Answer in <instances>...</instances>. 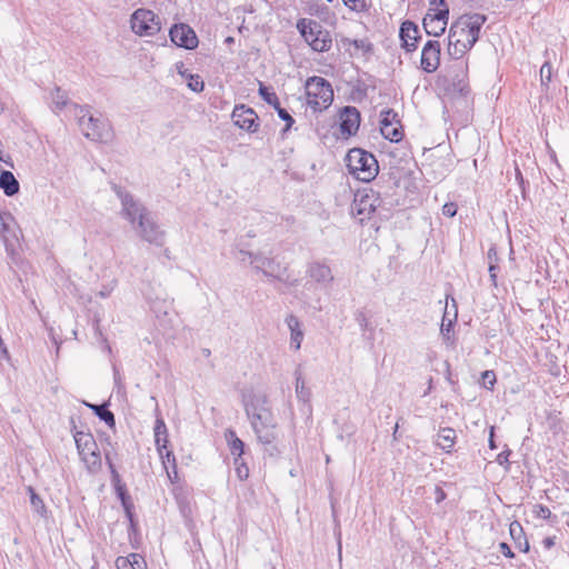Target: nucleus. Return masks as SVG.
<instances>
[{
    "label": "nucleus",
    "mask_w": 569,
    "mask_h": 569,
    "mask_svg": "<svg viewBox=\"0 0 569 569\" xmlns=\"http://www.w3.org/2000/svg\"><path fill=\"white\" fill-rule=\"evenodd\" d=\"M380 131L381 134L391 142H399L403 137L400 124H391L386 128H380Z\"/></svg>",
    "instance_id": "nucleus-32"
},
{
    "label": "nucleus",
    "mask_w": 569,
    "mask_h": 569,
    "mask_svg": "<svg viewBox=\"0 0 569 569\" xmlns=\"http://www.w3.org/2000/svg\"><path fill=\"white\" fill-rule=\"evenodd\" d=\"M552 67L549 62H545L540 68V79L542 84H548L551 81Z\"/></svg>",
    "instance_id": "nucleus-39"
},
{
    "label": "nucleus",
    "mask_w": 569,
    "mask_h": 569,
    "mask_svg": "<svg viewBox=\"0 0 569 569\" xmlns=\"http://www.w3.org/2000/svg\"><path fill=\"white\" fill-rule=\"evenodd\" d=\"M487 18L480 13L463 14L450 27L448 34V53L460 59L479 39L480 30Z\"/></svg>",
    "instance_id": "nucleus-3"
},
{
    "label": "nucleus",
    "mask_w": 569,
    "mask_h": 569,
    "mask_svg": "<svg viewBox=\"0 0 569 569\" xmlns=\"http://www.w3.org/2000/svg\"><path fill=\"white\" fill-rule=\"evenodd\" d=\"M278 112V116L281 120L286 121V128H284V131L289 130L291 128V126L295 123V120L293 118L290 116V113L280 107V104H278V108H274Z\"/></svg>",
    "instance_id": "nucleus-40"
},
{
    "label": "nucleus",
    "mask_w": 569,
    "mask_h": 569,
    "mask_svg": "<svg viewBox=\"0 0 569 569\" xmlns=\"http://www.w3.org/2000/svg\"><path fill=\"white\" fill-rule=\"evenodd\" d=\"M297 29L315 51L323 52L330 49V36L328 31L322 30L319 22L303 18L298 20Z\"/></svg>",
    "instance_id": "nucleus-8"
},
{
    "label": "nucleus",
    "mask_w": 569,
    "mask_h": 569,
    "mask_svg": "<svg viewBox=\"0 0 569 569\" xmlns=\"http://www.w3.org/2000/svg\"><path fill=\"white\" fill-rule=\"evenodd\" d=\"M345 4L349 7L351 10L361 12L367 10L368 1L367 0H343Z\"/></svg>",
    "instance_id": "nucleus-38"
},
{
    "label": "nucleus",
    "mask_w": 569,
    "mask_h": 569,
    "mask_svg": "<svg viewBox=\"0 0 569 569\" xmlns=\"http://www.w3.org/2000/svg\"><path fill=\"white\" fill-rule=\"evenodd\" d=\"M307 104L313 111H322L331 106L333 90L331 84L321 77H312L306 83Z\"/></svg>",
    "instance_id": "nucleus-7"
},
{
    "label": "nucleus",
    "mask_w": 569,
    "mask_h": 569,
    "mask_svg": "<svg viewBox=\"0 0 569 569\" xmlns=\"http://www.w3.org/2000/svg\"><path fill=\"white\" fill-rule=\"evenodd\" d=\"M78 124L83 134L93 141L106 142L111 138V130L108 121L90 114L88 106H74Z\"/></svg>",
    "instance_id": "nucleus-6"
},
{
    "label": "nucleus",
    "mask_w": 569,
    "mask_h": 569,
    "mask_svg": "<svg viewBox=\"0 0 569 569\" xmlns=\"http://www.w3.org/2000/svg\"><path fill=\"white\" fill-rule=\"evenodd\" d=\"M99 295H100L101 297H103V298H104V297H107V293H106V292H103V291L99 292Z\"/></svg>",
    "instance_id": "nucleus-58"
},
{
    "label": "nucleus",
    "mask_w": 569,
    "mask_h": 569,
    "mask_svg": "<svg viewBox=\"0 0 569 569\" xmlns=\"http://www.w3.org/2000/svg\"><path fill=\"white\" fill-rule=\"evenodd\" d=\"M236 473L239 480L243 481L249 477V468L243 462L242 457H234Z\"/></svg>",
    "instance_id": "nucleus-37"
},
{
    "label": "nucleus",
    "mask_w": 569,
    "mask_h": 569,
    "mask_svg": "<svg viewBox=\"0 0 569 569\" xmlns=\"http://www.w3.org/2000/svg\"><path fill=\"white\" fill-rule=\"evenodd\" d=\"M232 120L237 127L248 132H256L258 129V116L252 108L244 104L236 106L232 111Z\"/></svg>",
    "instance_id": "nucleus-13"
},
{
    "label": "nucleus",
    "mask_w": 569,
    "mask_h": 569,
    "mask_svg": "<svg viewBox=\"0 0 569 569\" xmlns=\"http://www.w3.org/2000/svg\"><path fill=\"white\" fill-rule=\"evenodd\" d=\"M450 83L452 90L463 96L469 92V83L467 79V67L459 66L450 71Z\"/></svg>",
    "instance_id": "nucleus-22"
},
{
    "label": "nucleus",
    "mask_w": 569,
    "mask_h": 569,
    "mask_svg": "<svg viewBox=\"0 0 569 569\" xmlns=\"http://www.w3.org/2000/svg\"><path fill=\"white\" fill-rule=\"evenodd\" d=\"M380 198L373 190H363L355 194L351 203V214L362 223L369 219L371 214L380 206Z\"/></svg>",
    "instance_id": "nucleus-11"
},
{
    "label": "nucleus",
    "mask_w": 569,
    "mask_h": 569,
    "mask_svg": "<svg viewBox=\"0 0 569 569\" xmlns=\"http://www.w3.org/2000/svg\"><path fill=\"white\" fill-rule=\"evenodd\" d=\"M238 258L244 261L248 258L250 264L258 271H261L266 277L272 278L288 283V264L282 261L278 256L266 257L261 253H253L246 250H239Z\"/></svg>",
    "instance_id": "nucleus-5"
},
{
    "label": "nucleus",
    "mask_w": 569,
    "mask_h": 569,
    "mask_svg": "<svg viewBox=\"0 0 569 569\" xmlns=\"http://www.w3.org/2000/svg\"><path fill=\"white\" fill-rule=\"evenodd\" d=\"M284 321L290 331V347L298 351L305 337L302 323L295 315L287 316Z\"/></svg>",
    "instance_id": "nucleus-21"
},
{
    "label": "nucleus",
    "mask_w": 569,
    "mask_h": 569,
    "mask_svg": "<svg viewBox=\"0 0 569 569\" xmlns=\"http://www.w3.org/2000/svg\"><path fill=\"white\" fill-rule=\"evenodd\" d=\"M11 221H13V217L10 213L4 216L0 213V236L7 250L18 240L17 232L10 224Z\"/></svg>",
    "instance_id": "nucleus-23"
},
{
    "label": "nucleus",
    "mask_w": 569,
    "mask_h": 569,
    "mask_svg": "<svg viewBox=\"0 0 569 569\" xmlns=\"http://www.w3.org/2000/svg\"><path fill=\"white\" fill-rule=\"evenodd\" d=\"M226 440L229 446V450L231 455L234 457H242L244 443L241 439H239L236 432L231 429H228L224 433Z\"/></svg>",
    "instance_id": "nucleus-27"
},
{
    "label": "nucleus",
    "mask_w": 569,
    "mask_h": 569,
    "mask_svg": "<svg viewBox=\"0 0 569 569\" xmlns=\"http://www.w3.org/2000/svg\"><path fill=\"white\" fill-rule=\"evenodd\" d=\"M130 24L139 37H152L161 30L160 18L153 11L142 8L131 14Z\"/></svg>",
    "instance_id": "nucleus-10"
},
{
    "label": "nucleus",
    "mask_w": 569,
    "mask_h": 569,
    "mask_svg": "<svg viewBox=\"0 0 569 569\" xmlns=\"http://www.w3.org/2000/svg\"><path fill=\"white\" fill-rule=\"evenodd\" d=\"M380 117V128L399 124V120L397 119L398 114L392 109L382 110Z\"/></svg>",
    "instance_id": "nucleus-36"
},
{
    "label": "nucleus",
    "mask_w": 569,
    "mask_h": 569,
    "mask_svg": "<svg viewBox=\"0 0 569 569\" xmlns=\"http://www.w3.org/2000/svg\"><path fill=\"white\" fill-rule=\"evenodd\" d=\"M127 563H129L132 569H146V561L137 553H131L130 558L120 557L117 559L118 567L126 566Z\"/></svg>",
    "instance_id": "nucleus-33"
},
{
    "label": "nucleus",
    "mask_w": 569,
    "mask_h": 569,
    "mask_svg": "<svg viewBox=\"0 0 569 569\" xmlns=\"http://www.w3.org/2000/svg\"><path fill=\"white\" fill-rule=\"evenodd\" d=\"M439 6H441L442 9L448 8L445 0H439Z\"/></svg>",
    "instance_id": "nucleus-52"
},
{
    "label": "nucleus",
    "mask_w": 569,
    "mask_h": 569,
    "mask_svg": "<svg viewBox=\"0 0 569 569\" xmlns=\"http://www.w3.org/2000/svg\"><path fill=\"white\" fill-rule=\"evenodd\" d=\"M117 193L121 200V213L131 223L138 236L149 243L163 246L164 231L160 229L148 209L129 192L119 189Z\"/></svg>",
    "instance_id": "nucleus-2"
},
{
    "label": "nucleus",
    "mask_w": 569,
    "mask_h": 569,
    "mask_svg": "<svg viewBox=\"0 0 569 569\" xmlns=\"http://www.w3.org/2000/svg\"><path fill=\"white\" fill-rule=\"evenodd\" d=\"M346 166L350 174L363 182L373 180L379 172L375 156L359 148L349 150L346 156Z\"/></svg>",
    "instance_id": "nucleus-4"
},
{
    "label": "nucleus",
    "mask_w": 569,
    "mask_h": 569,
    "mask_svg": "<svg viewBox=\"0 0 569 569\" xmlns=\"http://www.w3.org/2000/svg\"><path fill=\"white\" fill-rule=\"evenodd\" d=\"M499 549L503 553L505 557H507V558H513L515 557V553L512 552V550H511V548L509 547L508 543L501 542L499 545Z\"/></svg>",
    "instance_id": "nucleus-44"
},
{
    "label": "nucleus",
    "mask_w": 569,
    "mask_h": 569,
    "mask_svg": "<svg viewBox=\"0 0 569 569\" xmlns=\"http://www.w3.org/2000/svg\"><path fill=\"white\" fill-rule=\"evenodd\" d=\"M353 46L356 48H361L362 49V48H365V41L363 40H355L353 41Z\"/></svg>",
    "instance_id": "nucleus-51"
},
{
    "label": "nucleus",
    "mask_w": 569,
    "mask_h": 569,
    "mask_svg": "<svg viewBox=\"0 0 569 569\" xmlns=\"http://www.w3.org/2000/svg\"><path fill=\"white\" fill-rule=\"evenodd\" d=\"M226 42H228V43L233 42V38H232V37H228V38L226 39Z\"/></svg>",
    "instance_id": "nucleus-55"
},
{
    "label": "nucleus",
    "mask_w": 569,
    "mask_h": 569,
    "mask_svg": "<svg viewBox=\"0 0 569 569\" xmlns=\"http://www.w3.org/2000/svg\"><path fill=\"white\" fill-rule=\"evenodd\" d=\"M306 277L321 289H328L335 281V274L326 260H312L306 266Z\"/></svg>",
    "instance_id": "nucleus-12"
},
{
    "label": "nucleus",
    "mask_w": 569,
    "mask_h": 569,
    "mask_svg": "<svg viewBox=\"0 0 569 569\" xmlns=\"http://www.w3.org/2000/svg\"><path fill=\"white\" fill-rule=\"evenodd\" d=\"M340 130L343 136H353L360 126V112L356 107H345L340 113Z\"/></svg>",
    "instance_id": "nucleus-18"
},
{
    "label": "nucleus",
    "mask_w": 569,
    "mask_h": 569,
    "mask_svg": "<svg viewBox=\"0 0 569 569\" xmlns=\"http://www.w3.org/2000/svg\"><path fill=\"white\" fill-rule=\"evenodd\" d=\"M78 452L90 472L101 468V456L98 445L91 433L78 431L74 435Z\"/></svg>",
    "instance_id": "nucleus-9"
},
{
    "label": "nucleus",
    "mask_w": 569,
    "mask_h": 569,
    "mask_svg": "<svg viewBox=\"0 0 569 569\" xmlns=\"http://www.w3.org/2000/svg\"><path fill=\"white\" fill-rule=\"evenodd\" d=\"M421 68L423 71L435 72L440 64V43L437 40H429L422 48Z\"/></svg>",
    "instance_id": "nucleus-17"
},
{
    "label": "nucleus",
    "mask_w": 569,
    "mask_h": 569,
    "mask_svg": "<svg viewBox=\"0 0 569 569\" xmlns=\"http://www.w3.org/2000/svg\"><path fill=\"white\" fill-rule=\"evenodd\" d=\"M51 102L56 111L62 110L68 103V96L59 87H56L51 92Z\"/></svg>",
    "instance_id": "nucleus-31"
},
{
    "label": "nucleus",
    "mask_w": 569,
    "mask_h": 569,
    "mask_svg": "<svg viewBox=\"0 0 569 569\" xmlns=\"http://www.w3.org/2000/svg\"><path fill=\"white\" fill-rule=\"evenodd\" d=\"M259 94L268 104L272 106L273 108H278V104H280L276 92L270 91V89L262 83L259 86Z\"/></svg>",
    "instance_id": "nucleus-34"
},
{
    "label": "nucleus",
    "mask_w": 569,
    "mask_h": 569,
    "mask_svg": "<svg viewBox=\"0 0 569 569\" xmlns=\"http://www.w3.org/2000/svg\"><path fill=\"white\" fill-rule=\"evenodd\" d=\"M449 9H439L433 13L429 12L423 18L422 24L429 36L438 37L446 30L448 23Z\"/></svg>",
    "instance_id": "nucleus-16"
},
{
    "label": "nucleus",
    "mask_w": 569,
    "mask_h": 569,
    "mask_svg": "<svg viewBox=\"0 0 569 569\" xmlns=\"http://www.w3.org/2000/svg\"><path fill=\"white\" fill-rule=\"evenodd\" d=\"M489 446H490L491 449L496 448V445H495V441H493V428H491V431H490Z\"/></svg>",
    "instance_id": "nucleus-50"
},
{
    "label": "nucleus",
    "mask_w": 569,
    "mask_h": 569,
    "mask_svg": "<svg viewBox=\"0 0 569 569\" xmlns=\"http://www.w3.org/2000/svg\"><path fill=\"white\" fill-rule=\"evenodd\" d=\"M543 545L547 549H550L555 546V537H547L543 539Z\"/></svg>",
    "instance_id": "nucleus-47"
},
{
    "label": "nucleus",
    "mask_w": 569,
    "mask_h": 569,
    "mask_svg": "<svg viewBox=\"0 0 569 569\" xmlns=\"http://www.w3.org/2000/svg\"><path fill=\"white\" fill-rule=\"evenodd\" d=\"M398 428H399V425H398V423H396V426H395V430H393V437H395V438H396V435H397V432H398Z\"/></svg>",
    "instance_id": "nucleus-53"
},
{
    "label": "nucleus",
    "mask_w": 569,
    "mask_h": 569,
    "mask_svg": "<svg viewBox=\"0 0 569 569\" xmlns=\"http://www.w3.org/2000/svg\"><path fill=\"white\" fill-rule=\"evenodd\" d=\"M27 490L30 493V503L32 510L36 513H38L41 518L46 519L48 517V510L42 498L34 491V489L31 486H29Z\"/></svg>",
    "instance_id": "nucleus-28"
},
{
    "label": "nucleus",
    "mask_w": 569,
    "mask_h": 569,
    "mask_svg": "<svg viewBox=\"0 0 569 569\" xmlns=\"http://www.w3.org/2000/svg\"><path fill=\"white\" fill-rule=\"evenodd\" d=\"M182 77H187L186 71L179 70ZM188 87L194 92H201L204 88V82L198 74H188Z\"/></svg>",
    "instance_id": "nucleus-35"
},
{
    "label": "nucleus",
    "mask_w": 569,
    "mask_h": 569,
    "mask_svg": "<svg viewBox=\"0 0 569 569\" xmlns=\"http://www.w3.org/2000/svg\"><path fill=\"white\" fill-rule=\"evenodd\" d=\"M456 431L452 428H441L437 435V446L447 452H450L455 446Z\"/></svg>",
    "instance_id": "nucleus-25"
},
{
    "label": "nucleus",
    "mask_w": 569,
    "mask_h": 569,
    "mask_svg": "<svg viewBox=\"0 0 569 569\" xmlns=\"http://www.w3.org/2000/svg\"><path fill=\"white\" fill-rule=\"evenodd\" d=\"M296 393L297 398L303 402L310 400L311 391L306 387V382L299 372H296Z\"/></svg>",
    "instance_id": "nucleus-30"
},
{
    "label": "nucleus",
    "mask_w": 569,
    "mask_h": 569,
    "mask_svg": "<svg viewBox=\"0 0 569 569\" xmlns=\"http://www.w3.org/2000/svg\"><path fill=\"white\" fill-rule=\"evenodd\" d=\"M272 569H276L274 567Z\"/></svg>",
    "instance_id": "nucleus-59"
},
{
    "label": "nucleus",
    "mask_w": 569,
    "mask_h": 569,
    "mask_svg": "<svg viewBox=\"0 0 569 569\" xmlns=\"http://www.w3.org/2000/svg\"><path fill=\"white\" fill-rule=\"evenodd\" d=\"M483 386L488 389H492L496 383V375L492 370H486L482 372Z\"/></svg>",
    "instance_id": "nucleus-41"
},
{
    "label": "nucleus",
    "mask_w": 569,
    "mask_h": 569,
    "mask_svg": "<svg viewBox=\"0 0 569 569\" xmlns=\"http://www.w3.org/2000/svg\"><path fill=\"white\" fill-rule=\"evenodd\" d=\"M338 553H339V558L341 559V543L340 542L338 543Z\"/></svg>",
    "instance_id": "nucleus-54"
},
{
    "label": "nucleus",
    "mask_w": 569,
    "mask_h": 569,
    "mask_svg": "<svg viewBox=\"0 0 569 569\" xmlns=\"http://www.w3.org/2000/svg\"><path fill=\"white\" fill-rule=\"evenodd\" d=\"M107 461H108L109 469L111 472V483L116 490L117 496L121 500V503H122L126 512L128 513L129 517H131L130 509L132 507V502L130 500V497L127 493L126 485L122 482L119 472L116 470L113 463L110 461L108 456H107Z\"/></svg>",
    "instance_id": "nucleus-19"
},
{
    "label": "nucleus",
    "mask_w": 569,
    "mask_h": 569,
    "mask_svg": "<svg viewBox=\"0 0 569 569\" xmlns=\"http://www.w3.org/2000/svg\"><path fill=\"white\" fill-rule=\"evenodd\" d=\"M536 508H537V511H536L537 517L545 519V520L550 519L551 511L548 507H546L543 505H538V506H536Z\"/></svg>",
    "instance_id": "nucleus-43"
},
{
    "label": "nucleus",
    "mask_w": 569,
    "mask_h": 569,
    "mask_svg": "<svg viewBox=\"0 0 569 569\" xmlns=\"http://www.w3.org/2000/svg\"><path fill=\"white\" fill-rule=\"evenodd\" d=\"M497 270H498V267L495 263L490 262L489 276H490V280L495 287L497 286Z\"/></svg>",
    "instance_id": "nucleus-46"
},
{
    "label": "nucleus",
    "mask_w": 569,
    "mask_h": 569,
    "mask_svg": "<svg viewBox=\"0 0 569 569\" xmlns=\"http://www.w3.org/2000/svg\"><path fill=\"white\" fill-rule=\"evenodd\" d=\"M0 188L6 196L12 197L19 192L20 184L11 171L3 170L0 173Z\"/></svg>",
    "instance_id": "nucleus-24"
},
{
    "label": "nucleus",
    "mask_w": 569,
    "mask_h": 569,
    "mask_svg": "<svg viewBox=\"0 0 569 569\" xmlns=\"http://www.w3.org/2000/svg\"><path fill=\"white\" fill-rule=\"evenodd\" d=\"M457 213V204L455 202L445 203L442 207V214L447 217H455Z\"/></svg>",
    "instance_id": "nucleus-42"
},
{
    "label": "nucleus",
    "mask_w": 569,
    "mask_h": 569,
    "mask_svg": "<svg viewBox=\"0 0 569 569\" xmlns=\"http://www.w3.org/2000/svg\"><path fill=\"white\" fill-rule=\"evenodd\" d=\"M445 330H449L448 327H445L443 325L441 326V331L443 332Z\"/></svg>",
    "instance_id": "nucleus-56"
},
{
    "label": "nucleus",
    "mask_w": 569,
    "mask_h": 569,
    "mask_svg": "<svg viewBox=\"0 0 569 569\" xmlns=\"http://www.w3.org/2000/svg\"><path fill=\"white\" fill-rule=\"evenodd\" d=\"M509 532L513 541L517 543L518 548L522 552H527L529 550V543L525 538L523 529L518 521H512L509 526Z\"/></svg>",
    "instance_id": "nucleus-26"
},
{
    "label": "nucleus",
    "mask_w": 569,
    "mask_h": 569,
    "mask_svg": "<svg viewBox=\"0 0 569 569\" xmlns=\"http://www.w3.org/2000/svg\"><path fill=\"white\" fill-rule=\"evenodd\" d=\"M488 258L491 260V261H496L497 260V251L495 248H490L489 251H488Z\"/></svg>",
    "instance_id": "nucleus-49"
},
{
    "label": "nucleus",
    "mask_w": 569,
    "mask_h": 569,
    "mask_svg": "<svg viewBox=\"0 0 569 569\" xmlns=\"http://www.w3.org/2000/svg\"><path fill=\"white\" fill-rule=\"evenodd\" d=\"M93 412L104 421L109 427H114V415L107 408L106 405H88Z\"/></svg>",
    "instance_id": "nucleus-29"
},
{
    "label": "nucleus",
    "mask_w": 569,
    "mask_h": 569,
    "mask_svg": "<svg viewBox=\"0 0 569 569\" xmlns=\"http://www.w3.org/2000/svg\"><path fill=\"white\" fill-rule=\"evenodd\" d=\"M447 495L446 492L442 490L441 487L437 486L435 488V500L437 503H440L442 502L445 499H446Z\"/></svg>",
    "instance_id": "nucleus-45"
},
{
    "label": "nucleus",
    "mask_w": 569,
    "mask_h": 569,
    "mask_svg": "<svg viewBox=\"0 0 569 569\" xmlns=\"http://www.w3.org/2000/svg\"><path fill=\"white\" fill-rule=\"evenodd\" d=\"M242 403L257 439L262 445H271L278 438L277 422L268 396L262 391L246 389Z\"/></svg>",
    "instance_id": "nucleus-1"
},
{
    "label": "nucleus",
    "mask_w": 569,
    "mask_h": 569,
    "mask_svg": "<svg viewBox=\"0 0 569 569\" xmlns=\"http://www.w3.org/2000/svg\"><path fill=\"white\" fill-rule=\"evenodd\" d=\"M445 330H449L448 327H445L443 325L441 326V331L443 332Z\"/></svg>",
    "instance_id": "nucleus-57"
},
{
    "label": "nucleus",
    "mask_w": 569,
    "mask_h": 569,
    "mask_svg": "<svg viewBox=\"0 0 569 569\" xmlns=\"http://www.w3.org/2000/svg\"><path fill=\"white\" fill-rule=\"evenodd\" d=\"M168 429L161 417H158L154 423V443L160 457L163 459L164 468H167V462L172 461L174 463L176 459L171 451L167 450L168 446Z\"/></svg>",
    "instance_id": "nucleus-14"
},
{
    "label": "nucleus",
    "mask_w": 569,
    "mask_h": 569,
    "mask_svg": "<svg viewBox=\"0 0 569 569\" xmlns=\"http://www.w3.org/2000/svg\"><path fill=\"white\" fill-rule=\"evenodd\" d=\"M508 456H509V452H501V453H499L498 458H497L498 462L500 465L507 462L508 461Z\"/></svg>",
    "instance_id": "nucleus-48"
},
{
    "label": "nucleus",
    "mask_w": 569,
    "mask_h": 569,
    "mask_svg": "<svg viewBox=\"0 0 569 569\" xmlns=\"http://www.w3.org/2000/svg\"><path fill=\"white\" fill-rule=\"evenodd\" d=\"M171 41L184 49H194L198 46L196 32L184 23L174 24L169 31Z\"/></svg>",
    "instance_id": "nucleus-15"
},
{
    "label": "nucleus",
    "mask_w": 569,
    "mask_h": 569,
    "mask_svg": "<svg viewBox=\"0 0 569 569\" xmlns=\"http://www.w3.org/2000/svg\"><path fill=\"white\" fill-rule=\"evenodd\" d=\"M418 34V26L411 21H405L401 24L399 32V37L402 42V48H405L408 52L416 50L419 39Z\"/></svg>",
    "instance_id": "nucleus-20"
}]
</instances>
